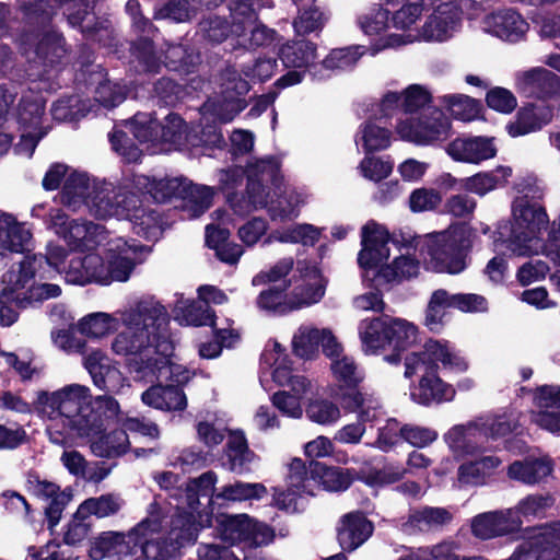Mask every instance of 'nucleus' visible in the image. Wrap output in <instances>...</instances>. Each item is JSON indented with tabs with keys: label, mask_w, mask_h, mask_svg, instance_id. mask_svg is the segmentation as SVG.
<instances>
[{
	"label": "nucleus",
	"mask_w": 560,
	"mask_h": 560,
	"mask_svg": "<svg viewBox=\"0 0 560 560\" xmlns=\"http://www.w3.org/2000/svg\"><path fill=\"white\" fill-rule=\"evenodd\" d=\"M31 215L42 219L47 229L61 237L70 250L85 252L103 247L104 258L97 254H86L70 259L63 267L68 283L85 285L129 280L136 266L142 264L149 249L136 241H128L108 232L103 225L89 221L69 220L59 208H49L39 203L32 208Z\"/></svg>",
	"instance_id": "1"
},
{
	"label": "nucleus",
	"mask_w": 560,
	"mask_h": 560,
	"mask_svg": "<svg viewBox=\"0 0 560 560\" xmlns=\"http://www.w3.org/2000/svg\"><path fill=\"white\" fill-rule=\"evenodd\" d=\"M91 390L81 384H69L54 392L40 390L34 400V410L46 421L51 443L65 445L78 438L95 439L92 452L100 457H116L129 446L126 430H114L100 435L103 423L89 410Z\"/></svg>",
	"instance_id": "2"
},
{
	"label": "nucleus",
	"mask_w": 560,
	"mask_h": 560,
	"mask_svg": "<svg viewBox=\"0 0 560 560\" xmlns=\"http://www.w3.org/2000/svg\"><path fill=\"white\" fill-rule=\"evenodd\" d=\"M122 325L112 341L115 354L126 358L139 377L165 374L173 343L167 330L168 313L154 296H142L119 313Z\"/></svg>",
	"instance_id": "3"
},
{
	"label": "nucleus",
	"mask_w": 560,
	"mask_h": 560,
	"mask_svg": "<svg viewBox=\"0 0 560 560\" xmlns=\"http://www.w3.org/2000/svg\"><path fill=\"white\" fill-rule=\"evenodd\" d=\"M166 524L161 508L153 502L149 506L148 516L127 534L105 532L100 535L90 548V557L93 560H122L133 555L140 546L143 560H176L182 547L196 541V528L178 518L175 527L164 537Z\"/></svg>",
	"instance_id": "4"
},
{
	"label": "nucleus",
	"mask_w": 560,
	"mask_h": 560,
	"mask_svg": "<svg viewBox=\"0 0 560 560\" xmlns=\"http://www.w3.org/2000/svg\"><path fill=\"white\" fill-rule=\"evenodd\" d=\"M248 199L230 198V206L236 214L244 215L260 208H267L273 221L292 220L299 215L306 195L285 185L273 158L259 160L247 170Z\"/></svg>",
	"instance_id": "5"
},
{
	"label": "nucleus",
	"mask_w": 560,
	"mask_h": 560,
	"mask_svg": "<svg viewBox=\"0 0 560 560\" xmlns=\"http://www.w3.org/2000/svg\"><path fill=\"white\" fill-rule=\"evenodd\" d=\"M277 60L259 57L254 62L243 66L241 73L234 67H226L220 75L221 93L218 97L209 98L201 107L202 119L213 118L220 122H230L237 116L247 103L244 96L249 92V81L265 82L275 74Z\"/></svg>",
	"instance_id": "6"
},
{
	"label": "nucleus",
	"mask_w": 560,
	"mask_h": 560,
	"mask_svg": "<svg viewBox=\"0 0 560 560\" xmlns=\"http://www.w3.org/2000/svg\"><path fill=\"white\" fill-rule=\"evenodd\" d=\"M438 0L425 12L423 24L415 25L406 34L390 33L382 38L373 47V55L388 48H398L415 43H444L451 39L462 26V10L455 1Z\"/></svg>",
	"instance_id": "7"
},
{
	"label": "nucleus",
	"mask_w": 560,
	"mask_h": 560,
	"mask_svg": "<svg viewBox=\"0 0 560 560\" xmlns=\"http://www.w3.org/2000/svg\"><path fill=\"white\" fill-rule=\"evenodd\" d=\"M60 9L70 26L79 27L84 36L100 44L106 45L112 36L109 22L98 19L91 9L94 0H54ZM19 9L30 22L46 24L56 14L54 5L44 0H16Z\"/></svg>",
	"instance_id": "8"
},
{
	"label": "nucleus",
	"mask_w": 560,
	"mask_h": 560,
	"mask_svg": "<svg viewBox=\"0 0 560 560\" xmlns=\"http://www.w3.org/2000/svg\"><path fill=\"white\" fill-rule=\"evenodd\" d=\"M357 16V25L368 36H377L389 28L406 34L424 16L434 0H381Z\"/></svg>",
	"instance_id": "9"
},
{
	"label": "nucleus",
	"mask_w": 560,
	"mask_h": 560,
	"mask_svg": "<svg viewBox=\"0 0 560 560\" xmlns=\"http://www.w3.org/2000/svg\"><path fill=\"white\" fill-rule=\"evenodd\" d=\"M472 236L471 229L466 224L451 225L445 231L428 235L421 252L429 268L451 275L464 271Z\"/></svg>",
	"instance_id": "10"
},
{
	"label": "nucleus",
	"mask_w": 560,
	"mask_h": 560,
	"mask_svg": "<svg viewBox=\"0 0 560 560\" xmlns=\"http://www.w3.org/2000/svg\"><path fill=\"white\" fill-rule=\"evenodd\" d=\"M20 46L31 63L33 72L30 77L34 79L54 80L69 59V46L63 35L55 30L24 33L20 38Z\"/></svg>",
	"instance_id": "11"
},
{
	"label": "nucleus",
	"mask_w": 560,
	"mask_h": 560,
	"mask_svg": "<svg viewBox=\"0 0 560 560\" xmlns=\"http://www.w3.org/2000/svg\"><path fill=\"white\" fill-rule=\"evenodd\" d=\"M137 185H143L147 191L158 202H165L172 198L182 199V208L187 218H198L211 206L214 188L207 185L191 183L185 177H165L150 180L145 176L137 177Z\"/></svg>",
	"instance_id": "12"
},
{
	"label": "nucleus",
	"mask_w": 560,
	"mask_h": 560,
	"mask_svg": "<svg viewBox=\"0 0 560 560\" xmlns=\"http://www.w3.org/2000/svg\"><path fill=\"white\" fill-rule=\"evenodd\" d=\"M132 55L142 71L148 73H158L163 65L171 71L188 74L200 63V55L183 44H166V48L158 55L149 37L140 38L132 46Z\"/></svg>",
	"instance_id": "13"
},
{
	"label": "nucleus",
	"mask_w": 560,
	"mask_h": 560,
	"mask_svg": "<svg viewBox=\"0 0 560 560\" xmlns=\"http://www.w3.org/2000/svg\"><path fill=\"white\" fill-rule=\"evenodd\" d=\"M468 368L469 363L462 352L445 339H429L422 352H412L405 357V377L408 378L421 371L438 373L441 369L459 374Z\"/></svg>",
	"instance_id": "14"
},
{
	"label": "nucleus",
	"mask_w": 560,
	"mask_h": 560,
	"mask_svg": "<svg viewBox=\"0 0 560 560\" xmlns=\"http://www.w3.org/2000/svg\"><path fill=\"white\" fill-rule=\"evenodd\" d=\"M401 139L418 145H435L451 137V121L436 107H428L416 116L407 117L397 124Z\"/></svg>",
	"instance_id": "15"
},
{
	"label": "nucleus",
	"mask_w": 560,
	"mask_h": 560,
	"mask_svg": "<svg viewBox=\"0 0 560 560\" xmlns=\"http://www.w3.org/2000/svg\"><path fill=\"white\" fill-rule=\"evenodd\" d=\"M537 93V97L527 101V132L536 131L552 118V108L548 97L560 94V77L545 68L527 71V92Z\"/></svg>",
	"instance_id": "16"
},
{
	"label": "nucleus",
	"mask_w": 560,
	"mask_h": 560,
	"mask_svg": "<svg viewBox=\"0 0 560 560\" xmlns=\"http://www.w3.org/2000/svg\"><path fill=\"white\" fill-rule=\"evenodd\" d=\"M282 65L292 69L276 81V86L283 89L299 84L303 81L307 70L314 71V61L317 58V47L305 39L289 40L279 49Z\"/></svg>",
	"instance_id": "17"
},
{
	"label": "nucleus",
	"mask_w": 560,
	"mask_h": 560,
	"mask_svg": "<svg viewBox=\"0 0 560 560\" xmlns=\"http://www.w3.org/2000/svg\"><path fill=\"white\" fill-rule=\"evenodd\" d=\"M133 202H138L137 195L102 180L90 203L89 212L98 219L124 220Z\"/></svg>",
	"instance_id": "18"
},
{
	"label": "nucleus",
	"mask_w": 560,
	"mask_h": 560,
	"mask_svg": "<svg viewBox=\"0 0 560 560\" xmlns=\"http://www.w3.org/2000/svg\"><path fill=\"white\" fill-rule=\"evenodd\" d=\"M218 481L217 474L213 471L203 472L196 479L190 480L185 489L184 495L187 503L188 511H180L171 522V528L175 527V522L178 518L187 521V523L194 525L196 528V537L198 532L207 526L211 525V517L208 513L201 514L197 512V505L199 504V497L211 495L214 499L215 493L214 486Z\"/></svg>",
	"instance_id": "19"
},
{
	"label": "nucleus",
	"mask_w": 560,
	"mask_h": 560,
	"mask_svg": "<svg viewBox=\"0 0 560 560\" xmlns=\"http://www.w3.org/2000/svg\"><path fill=\"white\" fill-rule=\"evenodd\" d=\"M296 272L289 293L291 307L300 310L319 302L325 294V281L319 269L308 262L300 261Z\"/></svg>",
	"instance_id": "20"
},
{
	"label": "nucleus",
	"mask_w": 560,
	"mask_h": 560,
	"mask_svg": "<svg viewBox=\"0 0 560 560\" xmlns=\"http://www.w3.org/2000/svg\"><path fill=\"white\" fill-rule=\"evenodd\" d=\"M494 248L503 254L525 255V200L517 198L512 206V218L499 224L493 240Z\"/></svg>",
	"instance_id": "21"
},
{
	"label": "nucleus",
	"mask_w": 560,
	"mask_h": 560,
	"mask_svg": "<svg viewBox=\"0 0 560 560\" xmlns=\"http://www.w3.org/2000/svg\"><path fill=\"white\" fill-rule=\"evenodd\" d=\"M291 364L292 362L285 353V349L278 341L270 340L260 357L261 375L259 381L261 386L268 389V375H270L278 385L289 387L296 385L295 380L305 378L303 375L293 374Z\"/></svg>",
	"instance_id": "22"
},
{
	"label": "nucleus",
	"mask_w": 560,
	"mask_h": 560,
	"mask_svg": "<svg viewBox=\"0 0 560 560\" xmlns=\"http://www.w3.org/2000/svg\"><path fill=\"white\" fill-rule=\"evenodd\" d=\"M443 438L456 456H474L490 450L478 417L453 425Z\"/></svg>",
	"instance_id": "23"
},
{
	"label": "nucleus",
	"mask_w": 560,
	"mask_h": 560,
	"mask_svg": "<svg viewBox=\"0 0 560 560\" xmlns=\"http://www.w3.org/2000/svg\"><path fill=\"white\" fill-rule=\"evenodd\" d=\"M66 257L67 250L63 246L49 243L45 255L25 256L16 269L9 270V279L19 282V277H22V282H25L30 281L33 275H39V280L47 279L51 271L63 272V269L60 270V265Z\"/></svg>",
	"instance_id": "24"
},
{
	"label": "nucleus",
	"mask_w": 560,
	"mask_h": 560,
	"mask_svg": "<svg viewBox=\"0 0 560 560\" xmlns=\"http://www.w3.org/2000/svg\"><path fill=\"white\" fill-rule=\"evenodd\" d=\"M292 346L294 353L305 359L314 357L319 347L328 358L338 355L342 350L330 329L308 325H303L298 329L293 336Z\"/></svg>",
	"instance_id": "25"
},
{
	"label": "nucleus",
	"mask_w": 560,
	"mask_h": 560,
	"mask_svg": "<svg viewBox=\"0 0 560 560\" xmlns=\"http://www.w3.org/2000/svg\"><path fill=\"white\" fill-rule=\"evenodd\" d=\"M533 401L538 408L533 413V422L552 434H560V386L542 385L536 388Z\"/></svg>",
	"instance_id": "26"
},
{
	"label": "nucleus",
	"mask_w": 560,
	"mask_h": 560,
	"mask_svg": "<svg viewBox=\"0 0 560 560\" xmlns=\"http://www.w3.org/2000/svg\"><path fill=\"white\" fill-rule=\"evenodd\" d=\"M494 138L485 136L456 138L446 147V153L456 162L480 164L497 155Z\"/></svg>",
	"instance_id": "27"
},
{
	"label": "nucleus",
	"mask_w": 560,
	"mask_h": 560,
	"mask_svg": "<svg viewBox=\"0 0 560 560\" xmlns=\"http://www.w3.org/2000/svg\"><path fill=\"white\" fill-rule=\"evenodd\" d=\"M527 560H560V521L527 528Z\"/></svg>",
	"instance_id": "28"
},
{
	"label": "nucleus",
	"mask_w": 560,
	"mask_h": 560,
	"mask_svg": "<svg viewBox=\"0 0 560 560\" xmlns=\"http://www.w3.org/2000/svg\"><path fill=\"white\" fill-rule=\"evenodd\" d=\"M101 182L85 172H71L65 179L60 202L73 211L83 207L89 209Z\"/></svg>",
	"instance_id": "29"
},
{
	"label": "nucleus",
	"mask_w": 560,
	"mask_h": 560,
	"mask_svg": "<svg viewBox=\"0 0 560 560\" xmlns=\"http://www.w3.org/2000/svg\"><path fill=\"white\" fill-rule=\"evenodd\" d=\"M388 232L371 221L362 228V249L358 261L364 269H373L389 257Z\"/></svg>",
	"instance_id": "30"
},
{
	"label": "nucleus",
	"mask_w": 560,
	"mask_h": 560,
	"mask_svg": "<svg viewBox=\"0 0 560 560\" xmlns=\"http://www.w3.org/2000/svg\"><path fill=\"white\" fill-rule=\"evenodd\" d=\"M33 247V233L26 223L0 210V256L24 253Z\"/></svg>",
	"instance_id": "31"
},
{
	"label": "nucleus",
	"mask_w": 560,
	"mask_h": 560,
	"mask_svg": "<svg viewBox=\"0 0 560 560\" xmlns=\"http://www.w3.org/2000/svg\"><path fill=\"white\" fill-rule=\"evenodd\" d=\"M524 23L520 12L501 9L483 18L482 30L502 40L516 43L524 36Z\"/></svg>",
	"instance_id": "32"
},
{
	"label": "nucleus",
	"mask_w": 560,
	"mask_h": 560,
	"mask_svg": "<svg viewBox=\"0 0 560 560\" xmlns=\"http://www.w3.org/2000/svg\"><path fill=\"white\" fill-rule=\"evenodd\" d=\"M27 485L32 494L46 503L44 506L45 513L49 527L52 528L59 522L63 509L71 500V494L60 490V487L55 482L39 479V477H31Z\"/></svg>",
	"instance_id": "33"
},
{
	"label": "nucleus",
	"mask_w": 560,
	"mask_h": 560,
	"mask_svg": "<svg viewBox=\"0 0 560 560\" xmlns=\"http://www.w3.org/2000/svg\"><path fill=\"white\" fill-rule=\"evenodd\" d=\"M419 384L410 388L411 399L423 406L452 401L456 395V388L444 382L436 372L422 371Z\"/></svg>",
	"instance_id": "34"
},
{
	"label": "nucleus",
	"mask_w": 560,
	"mask_h": 560,
	"mask_svg": "<svg viewBox=\"0 0 560 560\" xmlns=\"http://www.w3.org/2000/svg\"><path fill=\"white\" fill-rule=\"evenodd\" d=\"M545 185L536 175L527 174V243L530 232L544 233L549 226V217L542 205Z\"/></svg>",
	"instance_id": "35"
},
{
	"label": "nucleus",
	"mask_w": 560,
	"mask_h": 560,
	"mask_svg": "<svg viewBox=\"0 0 560 560\" xmlns=\"http://www.w3.org/2000/svg\"><path fill=\"white\" fill-rule=\"evenodd\" d=\"M373 525L362 513L346 514L337 528L338 541L343 550L360 547L372 534Z\"/></svg>",
	"instance_id": "36"
},
{
	"label": "nucleus",
	"mask_w": 560,
	"mask_h": 560,
	"mask_svg": "<svg viewBox=\"0 0 560 560\" xmlns=\"http://www.w3.org/2000/svg\"><path fill=\"white\" fill-rule=\"evenodd\" d=\"M365 52L366 48L358 45L334 49L320 63L314 66L312 78L322 81L329 78L332 71L352 69Z\"/></svg>",
	"instance_id": "37"
},
{
	"label": "nucleus",
	"mask_w": 560,
	"mask_h": 560,
	"mask_svg": "<svg viewBox=\"0 0 560 560\" xmlns=\"http://www.w3.org/2000/svg\"><path fill=\"white\" fill-rule=\"evenodd\" d=\"M335 398L341 402L345 409L357 412L358 419L362 423L374 422L384 415L383 406L373 393L359 390L336 393Z\"/></svg>",
	"instance_id": "38"
},
{
	"label": "nucleus",
	"mask_w": 560,
	"mask_h": 560,
	"mask_svg": "<svg viewBox=\"0 0 560 560\" xmlns=\"http://www.w3.org/2000/svg\"><path fill=\"white\" fill-rule=\"evenodd\" d=\"M390 318V316H382L360 323L359 335L366 354H376L378 351L389 348Z\"/></svg>",
	"instance_id": "39"
},
{
	"label": "nucleus",
	"mask_w": 560,
	"mask_h": 560,
	"mask_svg": "<svg viewBox=\"0 0 560 560\" xmlns=\"http://www.w3.org/2000/svg\"><path fill=\"white\" fill-rule=\"evenodd\" d=\"M330 370L337 388L332 389L331 395L336 393H351L364 378L363 371L350 355L343 354L342 351L338 355L330 358Z\"/></svg>",
	"instance_id": "40"
},
{
	"label": "nucleus",
	"mask_w": 560,
	"mask_h": 560,
	"mask_svg": "<svg viewBox=\"0 0 560 560\" xmlns=\"http://www.w3.org/2000/svg\"><path fill=\"white\" fill-rule=\"evenodd\" d=\"M144 405L165 411H182L187 399L182 388L174 385H153L141 395Z\"/></svg>",
	"instance_id": "41"
},
{
	"label": "nucleus",
	"mask_w": 560,
	"mask_h": 560,
	"mask_svg": "<svg viewBox=\"0 0 560 560\" xmlns=\"http://www.w3.org/2000/svg\"><path fill=\"white\" fill-rule=\"evenodd\" d=\"M224 466L230 471L243 474L249 470L255 454L248 448L246 438L242 431H232L229 434L224 451Z\"/></svg>",
	"instance_id": "42"
},
{
	"label": "nucleus",
	"mask_w": 560,
	"mask_h": 560,
	"mask_svg": "<svg viewBox=\"0 0 560 560\" xmlns=\"http://www.w3.org/2000/svg\"><path fill=\"white\" fill-rule=\"evenodd\" d=\"M501 463L502 460L493 455L466 462L458 467L457 480L463 486H483Z\"/></svg>",
	"instance_id": "43"
},
{
	"label": "nucleus",
	"mask_w": 560,
	"mask_h": 560,
	"mask_svg": "<svg viewBox=\"0 0 560 560\" xmlns=\"http://www.w3.org/2000/svg\"><path fill=\"white\" fill-rule=\"evenodd\" d=\"M174 318L186 326H213L214 313L209 305L199 301L185 300L183 295L176 301Z\"/></svg>",
	"instance_id": "44"
},
{
	"label": "nucleus",
	"mask_w": 560,
	"mask_h": 560,
	"mask_svg": "<svg viewBox=\"0 0 560 560\" xmlns=\"http://www.w3.org/2000/svg\"><path fill=\"white\" fill-rule=\"evenodd\" d=\"M124 220L130 221L133 232L145 240H156L162 232L159 213L141 207L139 199Z\"/></svg>",
	"instance_id": "45"
},
{
	"label": "nucleus",
	"mask_w": 560,
	"mask_h": 560,
	"mask_svg": "<svg viewBox=\"0 0 560 560\" xmlns=\"http://www.w3.org/2000/svg\"><path fill=\"white\" fill-rule=\"evenodd\" d=\"M291 390H281L272 396L273 406L285 417L299 419L303 415L302 401L310 388V382L306 378L295 380Z\"/></svg>",
	"instance_id": "46"
},
{
	"label": "nucleus",
	"mask_w": 560,
	"mask_h": 560,
	"mask_svg": "<svg viewBox=\"0 0 560 560\" xmlns=\"http://www.w3.org/2000/svg\"><path fill=\"white\" fill-rule=\"evenodd\" d=\"M420 271V264L410 256H400L392 264L382 266L376 273V281L381 284H397L404 280L416 278Z\"/></svg>",
	"instance_id": "47"
},
{
	"label": "nucleus",
	"mask_w": 560,
	"mask_h": 560,
	"mask_svg": "<svg viewBox=\"0 0 560 560\" xmlns=\"http://www.w3.org/2000/svg\"><path fill=\"white\" fill-rule=\"evenodd\" d=\"M267 495V488L260 482L236 480L224 485L215 493L214 500L226 502L259 501Z\"/></svg>",
	"instance_id": "48"
},
{
	"label": "nucleus",
	"mask_w": 560,
	"mask_h": 560,
	"mask_svg": "<svg viewBox=\"0 0 560 560\" xmlns=\"http://www.w3.org/2000/svg\"><path fill=\"white\" fill-rule=\"evenodd\" d=\"M478 418L489 445L490 441L504 439L520 427L518 418L513 412L486 413Z\"/></svg>",
	"instance_id": "49"
},
{
	"label": "nucleus",
	"mask_w": 560,
	"mask_h": 560,
	"mask_svg": "<svg viewBox=\"0 0 560 560\" xmlns=\"http://www.w3.org/2000/svg\"><path fill=\"white\" fill-rule=\"evenodd\" d=\"M452 520L453 514L445 508L423 506L410 512L407 525L421 532H428L442 527Z\"/></svg>",
	"instance_id": "50"
},
{
	"label": "nucleus",
	"mask_w": 560,
	"mask_h": 560,
	"mask_svg": "<svg viewBox=\"0 0 560 560\" xmlns=\"http://www.w3.org/2000/svg\"><path fill=\"white\" fill-rule=\"evenodd\" d=\"M125 501L120 495L106 493L84 500L78 508L79 516H96L104 518L117 514L124 506Z\"/></svg>",
	"instance_id": "51"
},
{
	"label": "nucleus",
	"mask_w": 560,
	"mask_h": 560,
	"mask_svg": "<svg viewBox=\"0 0 560 560\" xmlns=\"http://www.w3.org/2000/svg\"><path fill=\"white\" fill-rule=\"evenodd\" d=\"M392 132L384 126L369 120L361 125L355 144L361 145L366 153L385 150L390 145Z\"/></svg>",
	"instance_id": "52"
},
{
	"label": "nucleus",
	"mask_w": 560,
	"mask_h": 560,
	"mask_svg": "<svg viewBox=\"0 0 560 560\" xmlns=\"http://www.w3.org/2000/svg\"><path fill=\"white\" fill-rule=\"evenodd\" d=\"M287 485L290 490L298 493L315 495L318 482L316 474L311 470V463L306 466L301 458L292 459L289 465Z\"/></svg>",
	"instance_id": "53"
},
{
	"label": "nucleus",
	"mask_w": 560,
	"mask_h": 560,
	"mask_svg": "<svg viewBox=\"0 0 560 560\" xmlns=\"http://www.w3.org/2000/svg\"><path fill=\"white\" fill-rule=\"evenodd\" d=\"M39 275H33L30 281L21 288L18 304L21 307H27L34 303H40L49 299L58 298L61 294V288L55 283H37L36 279Z\"/></svg>",
	"instance_id": "54"
},
{
	"label": "nucleus",
	"mask_w": 560,
	"mask_h": 560,
	"mask_svg": "<svg viewBox=\"0 0 560 560\" xmlns=\"http://www.w3.org/2000/svg\"><path fill=\"white\" fill-rule=\"evenodd\" d=\"M226 3L234 36H246L247 28L257 21L255 0H226Z\"/></svg>",
	"instance_id": "55"
},
{
	"label": "nucleus",
	"mask_w": 560,
	"mask_h": 560,
	"mask_svg": "<svg viewBox=\"0 0 560 560\" xmlns=\"http://www.w3.org/2000/svg\"><path fill=\"white\" fill-rule=\"evenodd\" d=\"M292 1L299 10V15L293 21V27L298 35H306L323 28L325 18L324 14L314 5L315 0Z\"/></svg>",
	"instance_id": "56"
},
{
	"label": "nucleus",
	"mask_w": 560,
	"mask_h": 560,
	"mask_svg": "<svg viewBox=\"0 0 560 560\" xmlns=\"http://www.w3.org/2000/svg\"><path fill=\"white\" fill-rule=\"evenodd\" d=\"M450 308H453V294L444 289L435 290L425 310V326L432 331L440 330Z\"/></svg>",
	"instance_id": "57"
},
{
	"label": "nucleus",
	"mask_w": 560,
	"mask_h": 560,
	"mask_svg": "<svg viewBox=\"0 0 560 560\" xmlns=\"http://www.w3.org/2000/svg\"><path fill=\"white\" fill-rule=\"evenodd\" d=\"M319 230L312 224L302 223L289 226L284 230L273 231L264 244H270L273 241L280 243H301L303 245H314L319 238Z\"/></svg>",
	"instance_id": "58"
},
{
	"label": "nucleus",
	"mask_w": 560,
	"mask_h": 560,
	"mask_svg": "<svg viewBox=\"0 0 560 560\" xmlns=\"http://www.w3.org/2000/svg\"><path fill=\"white\" fill-rule=\"evenodd\" d=\"M21 281L16 282L13 279H9V271H7L2 277V282L4 284L3 290L0 293V325L1 326H11L18 319V312L12 307V303L16 306L21 307L18 304L16 296L19 295L21 288H23L24 282L23 278L20 277ZM27 281H25L26 283Z\"/></svg>",
	"instance_id": "59"
},
{
	"label": "nucleus",
	"mask_w": 560,
	"mask_h": 560,
	"mask_svg": "<svg viewBox=\"0 0 560 560\" xmlns=\"http://www.w3.org/2000/svg\"><path fill=\"white\" fill-rule=\"evenodd\" d=\"M511 173V168L505 166H500L493 172L477 173L465 179L464 187L466 190L482 197L501 186Z\"/></svg>",
	"instance_id": "60"
},
{
	"label": "nucleus",
	"mask_w": 560,
	"mask_h": 560,
	"mask_svg": "<svg viewBox=\"0 0 560 560\" xmlns=\"http://www.w3.org/2000/svg\"><path fill=\"white\" fill-rule=\"evenodd\" d=\"M191 131H187L183 119L176 114H168L165 117V124L159 122L158 142H165L174 145L178 150H188V136Z\"/></svg>",
	"instance_id": "61"
},
{
	"label": "nucleus",
	"mask_w": 560,
	"mask_h": 560,
	"mask_svg": "<svg viewBox=\"0 0 560 560\" xmlns=\"http://www.w3.org/2000/svg\"><path fill=\"white\" fill-rule=\"evenodd\" d=\"M439 101L455 119L471 121L479 117V103L467 95L445 94L440 96Z\"/></svg>",
	"instance_id": "62"
},
{
	"label": "nucleus",
	"mask_w": 560,
	"mask_h": 560,
	"mask_svg": "<svg viewBox=\"0 0 560 560\" xmlns=\"http://www.w3.org/2000/svg\"><path fill=\"white\" fill-rule=\"evenodd\" d=\"M311 470L316 474L318 487L327 491H343L349 488L352 479L348 471L337 467H326L318 462H311Z\"/></svg>",
	"instance_id": "63"
},
{
	"label": "nucleus",
	"mask_w": 560,
	"mask_h": 560,
	"mask_svg": "<svg viewBox=\"0 0 560 560\" xmlns=\"http://www.w3.org/2000/svg\"><path fill=\"white\" fill-rule=\"evenodd\" d=\"M458 545L445 540L432 547L420 548L399 560H458Z\"/></svg>",
	"instance_id": "64"
}]
</instances>
